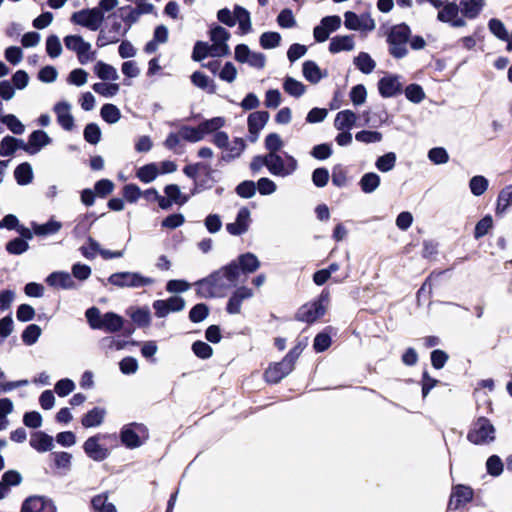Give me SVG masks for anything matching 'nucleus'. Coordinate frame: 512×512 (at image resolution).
Masks as SVG:
<instances>
[{"mask_svg": "<svg viewBox=\"0 0 512 512\" xmlns=\"http://www.w3.org/2000/svg\"><path fill=\"white\" fill-rule=\"evenodd\" d=\"M62 224L56 220H49L44 224H32L33 233L37 236H49L54 235L60 231Z\"/></svg>", "mask_w": 512, "mask_h": 512, "instance_id": "obj_35", "label": "nucleus"}, {"mask_svg": "<svg viewBox=\"0 0 512 512\" xmlns=\"http://www.w3.org/2000/svg\"><path fill=\"white\" fill-rule=\"evenodd\" d=\"M357 121V115L352 110H343L336 114L334 126L338 131H349Z\"/></svg>", "mask_w": 512, "mask_h": 512, "instance_id": "obj_28", "label": "nucleus"}, {"mask_svg": "<svg viewBox=\"0 0 512 512\" xmlns=\"http://www.w3.org/2000/svg\"><path fill=\"white\" fill-rule=\"evenodd\" d=\"M239 269V273L251 274L257 271L260 267L258 257L250 252L238 256L237 261H234Z\"/></svg>", "mask_w": 512, "mask_h": 512, "instance_id": "obj_24", "label": "nucleus"}, {"mask_svg": "<svg viewBox=\"0 0 512 512\" xmlns=\"http://www.w3.org/2000/svg\"><path fill=\"white\" fill-rule=\"evenodd\" d=\"M382 138V133L378 131L362 130L355 134V139L365 144L378 143Z\"/></svg>", "mask_w": 512, "mask_h": 512, "instance_id": "obj_58", "label": "nucleus"}, {"mask_svg": "<svg viewBox=\"0 0 512 512\" xmlns=\"http://www.w3.org/2000/svg\"><path fill=\"white\" fill-rule=\"evenodd\" d=\"M124 319L114 312L103 314V318L98 330H104L108 333H115L123 328Z\"/></svg>", "mask_w": 512, "mask_h": 512, "instance_id": "obj_27", "label": "nucleus"}, {"mask_svg": "<svg viewBox=\"0 0 512 512\" xmlns=\"http://www.w3.org/2000/svg\"><path fill=\"white\" fill-rule=\"evenodd\" d=\"M100 115L104 121L109 124H114L119 121L121 117L120 110L114 104H104L101 108Z\"/></svg>", "mask_w": 512, "mask_h": 512, "instance_id": "obj_49", "label": "nucleus"}, {"mask_svg": "<svg viewBox=\"0 0 512 512\" xmlns=\"http://www.w3.org/2000/svg\"><path fill=\"white\" fill-rule=\"evenodd\" d=\"M106 416V410L102 407H94L83 415L81 424L85 428H92L100 426Z\"/></svg>", "mask_w": 512, "mask_h": 512, "instance_id": "obj_30", "label": "nucleus"}, {"mask_svg": "<svg viewBox=\"0 0 512 512\" xmlns=\"http://www.w3.org/2000/svg\"><path fill=\"white\" fill-rule=\"evenodd\" d=\"M396 164V154L394 152H388L382 156H380L376 162V168L381 172H389L391 171Z\"/></svg>", "mask_w": 512, "mask_h": 512, "instance_id": "obj_52", "label": "nucleus"}, {"mask_svg": "<svg viewBox=\"0 0 512 512\" xmlns=\"http://www.w3.org/2000/svg\"><path fill=\"white\" fill-rule=\"evenodd\" d=\"M29 443L33 449L40 453L51 451L54 447L52 436L43 431L32 433Z\"/></svg>", "mask_w": 512, "mask_h": 512, "instance_id": "obj_25", "label": "nucleus"}, {"mask_svg": "<svg viewBox=\"0 0 512 512\" xmlns=\"http://www.w3.org/2000/svg\"><path fill=\"white\" fill-rule=\"evenodd\" d=\"M251 214L247 207H242L236 216V219L232 223L226 224V230L233 236H240L246 233L249 229L251 222Z\"/></svg>", "mask_w": 512, "mask_h": 512, "instance_id": "obj_15", "label": "nucleus"}, {"mask_svg": "<svg viewBox=\"0 0 512 512\" xmlns=\"http://www.w3.org/2000/svg\"><path fill=\"white\" fill-rule=\"evenodd\" d=\"M131 319L132 321L137 324L139 327H145L150 324L151 317H150V311L147 307L145 308H138L135 311L131 313Z\"/></svg>", "mask_w": 512, "mask_h": 512, "instance_id": "obj_59", "label": "nucleus"}, {"mask_svg": "<svg viewBox=\"0 0 512 512\" xmlns=\"http://www.w3.org/2000/svg\"><path fill=\"white\" fill-rule=\"evenodd\" d=\"M29 248L28 243L23 238H15L6 244V250L13 255H20Z\"/></svg>", "mask_w": 512, "mask_h": 512, "instance_id": "obj_63", "label": "nucleus"}, {"mask_svg": "<svg viewBox=\"0 0 512 512\" xmlns=\"http://www.w3.org/2000/svg\"><path fill=\"white\" fill-rule=\"evenodd\" d=\"M120 439L127 448H138L148 439V430L143 424L130 423L121 429Z\"/></svg>", "mask_w": 512, "mask_h": 512, "instance_id": "obj_6", "label": "nucleus"}, {"mask_svg": "<svg viewBox=\"0 0 512 512\" xmlns=\"http://www.w3.org/2000/svg\"><path fill=\"white\" fill-rule=\"evenodd\" d=\"M51 142V137L45 131L35 130L29 135L26 143L20 141V148L30 155H35Z\"/></svg>", "mask_w": 512, "mask_h": 512, "instance_id": "obj_12", "label": "nucleus"}, {"mask_svg": "<svg viewBox=\"0 0 512 512\" xmlns=\"http://www.w3.org/2000/svg\"><path fill=\"white\" fill-rule=\"evenodd\" d=\"M14 176L18 184L27 185L33 179L32 167L29 163H21L14 171Z\"/></svg>", "mask_w": 512, "mask_h": 512, "instance_id": "obj_43", "label": "nucleus"}, {"mask_svg": "<svg viewBox=\"0 0 512 512\" xmlns=\"http://www.w3.org/2000/svg\"><path fill=\"white\" fill-rule=\"evenodd\" d=\"M328 293L322 292L318 300L306 303L299 308L296 319L301 322L313 323L325 314L324 301H328Z\"/></svg>", "mask_w": 512, "mask_h": 512, "instance_id": "obj_8", "label": "nucleus"}, {"mask_svg": "<svg viewBox=\"0 0 512 512\" xmlns=\"http://www.w3.org/2000/svg\"><path fill=\"white\" fill-rule=\"evenodd\" d=\"M304 78L312 83L317 84L321 79L327 76L326 71H322L319 66L311 60L305 61L302 68Z\"/></svg>", "mask_w": 512, "mask_h": 512, "instance_id": "obj_29", "label": "nucleus"}, {"mask_svg": "<svg viewBox=\"0 0 512 512\" xmlns=\"http://www.w3.org/2000/svg\"><path fill=\"white\" fill-rule=\"evenodd\" d=\"M71 21L91 31H96L104 21V13L98 8L83 9L74 12Z\"/></svg>", "mask_w": 512, "mask_h": 512, "instance_id": "obj_9", "label": "nucleus"}, {"mask_svg": "<svg viewBox=\"0 0 512 512\" xmlns=\"http://www.w3.org/2000/svg\"><path fill=\"white\" fill-rule=\"evenodd\" d=\"M488 184V180L484 176L477 175L470 179L469 187L473 195L481 196L487 190Z\"/></svg>", "mask_w": 512, "mask_h": 512, "instance_id": "obj_55", "label": "nucleus"}, {"mask_svg": "<svg viewBox=\"0 0 512 512\" xmlns=\"http://www.w3.org/2000/svg\"><path fill=\"white\" fill-rule=\"evenodd\" d=\"M108 282L118 288H141L152 285L154 279L139 272L124 271L111 274Z\"/></svg>", "mask_w": 512, "mask_h": 512, "instance_id": "obj_3", "label": "nucleus"}, {"mask_svg": "<svg viewBox=\"0 0 512 512\" xmlns=\"http://www.w3.org/2000/svg\"><path fill=\"white\" fill-rule=\"evenodd\" d=\"M298 168L297 160L289 154L285 157L278 153H268V171L277 177H288L292 175Z\"/></svg>", "mask_w": 512, "mask_h": 512, "instance_id": "obj_4", "label": "nucleus"}, {"mask_svg": "<svg viewBox=\"0 0 512 512\" xmlns=\"http://www.w3.org/2000/svg\"><path fill=\"white\" fill-rule=\"evenodd\" d=\"M460 6L457 5L455 2H448L445 5L441 7V10H439L437 14V19L440 22L448 23L450 24L454 18H456L457 15H459Z\"/></svg>", "mask_w": 512, "mask_h": 512, "instance_id": "obj_40", "label": "nucleus"}, {"mask_svg": "<svg viewBox=\"0 0 512 512\" xmlns=\"http://www.w3.org/2000/svg\"><path fill=\"white\" fill-rule=\"evenodd\" d=\"M354 47L355 42L353 35L335 36L330 41L329 51L335 54L342 51H351Z\"/></svg>", "mask_w": 512, "mask_h": 512, "instance_id": "obj_31", "label": "nucleus"}, {"mask_svg": "<svg viewBox=\"0 0 512 512\" xmlns=\"http://www.w3.org/2000/svg\"><path fill=\"white\" fill-rule=\"evenodd\" d=\"M94 73L103 81H116L119 79L116 68L103 61H98L94 65Z\"/></svg>", "mask_w": 512, "mask_h": 512, "instance_id": "obj_34", "label": "nucleus"}, {"mask_svg": "<svg viewBox=\"0 0 512 512\" xmlns=\"http://www.w3.org/2000/svg\"><path fill=\"white\" fill-rule=\"evenodd\" d=\"M411 36L410 27L405 24H397L392 26L387 32L386 41L390 55L395 59H402L408 55V41Z\"/></svg>", "mask_w": 512, "mask_h": 512, "instance_id": "obj_2", "label": "nucleus"}, {"mask_svg": "<svg viewBox=\"0 0 512 512\" xmlns=\"http://www.w3.org/2000/svg\"><path fill=\"white\" fill-rule=\"evenodd\" d=\"M21 139H17L12 136H5L0 142V155L2 157L11 156L20 148Z\"/></svg>", "mask_w": 512, "mask_h": 512, "instance_id": "obj_45", "label": "nucleus"}, {"mask_svg": "<svg viewBox=\"0 0 512 512\" xmlns=\"http://www.w3.org/2000/svg\"><path fill=\"white\" fill-rule=\"evenodd\" d=\"M473 498V490L464 485H458L454 488L449 501V508L458 509L460 506L470 502Z\"/></svg>", "mask_w": 512, "mask_h": 512, "instance_id": "obj_22", "label": "nucleus"}, {"mask_svg": "<svg viewBox=\"0 0 512 512\" xmlns=\"http://www.w3.org/2000/svg\"><path fill=\"white\" fill-rule=\"evenodd\" d=\"M234 18L235 22L237 21L239 24L240 34L245 35L251 32L252 24L250 13L247 9L242 6L236 5L234 7Z\"/></svg>", "mask_w": 512, "mask_h": 512, "instance_id": "obj_33", "label": "nucleus"}, {"mask_svg": "<svg viewBox=\"0 0 512 512\" xmlns=\"http://www.w3.org/2000/svg\"><path fill=\"white\" fill-rule=\"evenodd\" d=\"M93 90L104 97H113L119 92V85L116 83L98 82L92 86Z\"/></svg>", "mask_w": 512, "mask_h": 512, "instance_id": "obj_56", "label": "nucleus"}, {"mask_svg": "<svg viewBox=\"0 0 512 512\" xmlns=\"http://www.w3.org/2000/svg\"><path fill=\"white\" fill-rule=\"evenodd\" d=\"M46 52L51 58H57L61 55L62 45L58 36L50 35L46 39Z\"/></svg>", "mask_w": 512, "mask_h": 512, "instance_id": "obj_60", "label": "nucleus"}, {"mask_svg": "<svg viewBox=\"0 0 512 512\" xmlns=\"http://www.w3.org/2000/svg\"><path fill=\"white\" fill-rule=\"evenodd\" d=\"M53 111L56 114L58 124L66 131H71L74 128V117L71 114V105L67 101H59L54 107Z\"/></svg>", "mask_w": 512, "mask_h": 512, "instance_id": "obj_18", "label": "nucleus"}, {"mask_svg": "<svg viewBox=\"0 0 512 512\" xmlns=\"http://www.w3.org/2000/svg\"><path fill=\"white\" fill-rule=\"evenodd\" d=\"M283 89L290 96L299 98L305 93L306 86L293 77L288 76L283 82Z\"/></svg>", "mask_w": 512, "mask_h": 512, "instance_id": "obj_41", "label": "nucleus"}, {"mask_svg": "<svg viewBox=\"0 0 512 512\" xmlns=\"http://www.w3.org/2000/svg\"><path fill=\"white\" fill-rule=\"evenodd\" d=\"M46 282L49 286L61 289H74L76 284L72 276L68 272L57 271L51 273L47 278Z\"/></svg>", "mask_w": 512, "mask_h": 512, "instance_id": "obj_23", "label": "nucleus"}, {"mask_svg": "<svg viewBox=\"0 0 512 512\" xmlns=\"http://www.w3.org/2000/svg\"><path fill=\"white\" fill-rule=\"evenodd\" d=\"M165 195L177 205H184L188 202L189 196L182 194L180 187L176 184L166 185L164 188Z\"/></svg>", "mask_w": 512, "mask_h": 512, "instance_id": "obj_44", "label": "nucleus"}, {"mask_svg": "<svg viewBox=\"0 0 512 512\" xmlns=\"http://www.w3.org/2000/svg\"><path fill=\"white\" fill-rule=\"evenodd\" d=\"M210 40L220 45H228L227 41L230 39V32L222 26L216 25L210 29Z\"/></svg>", "mask_w": 512, "mask_h": 512, "instance_id": "obj_53", "label": "nucleus"}, {"mask_svg": "<svg viewBox=\"0 0 512 512\" xmlns=\"http://www.w3.org/2000/svg\"><path fill=\"white\" fill-rule=\"evenodd\" d=\"M254 295L253 290L246 286L237 288L230 296L226 311L229 314H239L241 312V305L244 300L252 298Z\"/></svg>", "mask_w": 512, "mask_h": 512, "instance_id": "obj_17", "label": "nucleus"}, {"mask_svg": "<svg viewBox=\"0 0 512 512\" xmlns=\"http://www.w3.org/2000/svg\"><path fill=\"white\" fill-rule=\"evenodd\" d=\"M159 171L155 163H150L140 167L137 171V177L144 183H150L156 179Z\"/></svg>", "mask_w": 512, "mask_h": 512, "instance_id": "obj_46", "label": "nucleus"}, {"mask_svg": "<svg viewBox=\"0 0 512 512\" xmlns=\"http://www.w3.org/2000/svg\"><path fill=\"white\" fill-rule=\"evenodd\" d=\"M65 47L76 53L78 61L85 65L96 58V51L91 50V44L80 35H67L64 37Z\"/></svg>", "mask_w": 512, "mask_h": 512, "instance_id": "obj_7", "label": "nucleus"}, {"mask_svg": "<svg viewBox=\"0 0 512 512\" xmlns=\"http://www.w3.org/2000/svg\"><path fill=\"white\" fill-rule=\"evenodd\" d=\"M0 121L7 126V128L16 135H21L25 131L24 124L13 114L3 115Z\"/></svg>", "mask_w": 512, "mask_h": 512, "instance_id": "obj_47", "label": "nucleus"}, {"mask_svg": "<svg viewBox=\"0 0 512 512\" xmlns=\"http://www.w3.org/2000/svg\"><path fill=\"white\" fill-rule=\"evenodd\" d=\"M489 31L498 39L508 41L509 33L506 30L503 22L497 18H492L488 22Z\"/></svg>", "mask_w": 512, "mask_h": 512, "instance_id": "obj_51", "label": "nucleus"}, {"mask_svg": "<svg viewBox=\"0 0 512 512\" xmlns=\"http://www.w3.org/2000/svg\"><path fill=\"white\" fill-rule=\"evenodd\" d=\"M179 135L185 141L196 143L204 139L199 125L197 127L182 126L179 130Z\"/></svg>", "mask_w": 512, "mask_h": 512, "instance_id": "obj_48", "label": "nucleus"}, {"mask_svg": "<svg viewBox=\"0 0 512 512\" xmlns=\"http://www.w3.org/2000/svg\"><path fill=\"white\" fill-rule=\"evenodd\" d=\"M467 439L475 445L489 444L495 439V428L487 418L480 417L472 424Z\"/></svg>", "mask_w": 512, "mask_h": 512, "instance_id": "obj_5", "label": "nucleus"}, {"mask_svg": "<svg viewBox=\"0 0 512 512\" xmlns=\"http://www.w3.org/2000/svg\"><path fill=\"white\" fill-rule=\"evenodd\" d=\"M209 314V308L204 303L196 304L189 312V319L194 323L203 321Z\"/></svg>", "mask_w": 512, "mask_h": 512, "instance_id": "obj_64", "label": "nucleus"}, {"mask_svg": "<svg viewBox=\"0 0 512 512\" xmlns=\"http://www.w3.org/2000/svg\"><path fill=\"white\" fill-rule=\"evenodd\" d=\"M293 366L284 358L282 361L270 365L264 373V377L268 383L276 384L286 377L293 370Z\"/></svg>", "mask_w": 512, "mask_h": 512, "instance_id": "obj_16", "label": "nucleus"}, {"mask_svg": "<svg viewBox=\"0 0 512 512\" xmlns=\"http://www.w3.org/2000/svg\"><path fill=\"white\" fill-rule=\"evenodd\" d=\"M99 435L89 437L83 445V449L87 456L94 461H103L109 456V450L99 444Z\"/></svg>", "mask_w": 512, "mask_h": 512, "instance_id": "obj_19", "label": "nucleus"}, {"mask_svg": "<svg viewBox=\"0 0 512 512\" xmlns=\"http://www.w3.org/2000/svg\"><path fill=\"white\" fill-rule=\"evenodd\" d=\"M90 216H93V213L84 214L77 219V223L73 229V233L76 237L84 236L90 230L93 224V221H90Z\"/></svg>", "mask_w": 512, "mask_h": 512, "instance_id": "obj_54", "label": "nucleus"}, {"mask_svg": "<svg viewBox=\"0 0 512 512\" xmlns=\"http://www.w3.org/2000/svg\"><path fill=\"white\" fill-rule=\"evenodd\" d=\"M246 148V143L242 138H234L231 142H229L228 147L224 150V153L221 156V160L225 162H230L241 156L243 151Z\"/></svg>", "mask_w": 512, "mask_h": 512, "instance_id": "obj_32", "label": "nucleus"}, {"mask_svg": "<svg viewBox=\"0 0 512 512\" xmlns=\"http://www.w3.org/2000/svg\"><path fill=\"white\" fill-rule=\"evenodd\" d=\"M344 18V25L349 30L373 31L375 29V21L369 14L357 15L354 12L347 11Z\"/></svg>", "mask_w": 512, "mask_h": 512, "instance_id": "obj_11", "label": "nucleus"}, {"mask_svg": "<svg viewBox=\"0 0 512 512\" xmlns=\"http://www.w3.org/2000/svg\"><path fill=\"white\" fill-rule=\"evenodd\" d=\"M226 120L223 117H213L211 119L205 120L199 124L200 131L202 132L203 137L206 134L216 133L225 126Z\"/></svg>", "mask_w": 512, "mask_h": 512, "instance_id": "obj_42", "label": "nucleus"}, {"mask_svg": "<svg viewBox=\"0 0 512 512\" xmlns=\"http://www.w3.org/2000/svg\"><path fill=\"white\" fill-rule=\"evenodd\" d=\"M354 65L364 74H370L376 67V62L366 52H360L353 60Z\"/></svg>", "mask_w": 512, "mask_h": 512, "instance_id": "obj_39", "label": "nucleus"}, {"mask_svg": "<svg viewBox=\"0 0 512 512\" xmlns=\"http://www.w3.org/2000/svg\"><path fill=\"white\" fill-rule=\"evenodd\" d=\"M380 183L381 179L378 174L374 172H368L361 177L359 186L364 193L370 194L380 186Z\"/></svg>", "mask_w": 512, "mask_h": 512, "instance_id": "obj_38", "label": "nucleus"}, {"mask_svg": "<svg viewBox=\"0 0 512 512\" xmlns=\"http://www.w3.org/2000/svg\"><path fill=\"white\" fill-rule=\"evenodd\" d=\"M185 308V300L180 296H172L166 300H155L153 309L158 318H164L171 312H179Z\"/></svg>", "mask_w": 512, "mask_h": 512, "instance_id": "obj_13", "label": "nucleus"}, {"mask_svg": "<svg viewBox=\"0 0 512 512\" xmlns=\"http://www.w3.org/2000/svg\"><path fill=\"white\" fill-rule=\"evenodd\" d=\"M485 4L486 0H460L459 6L464 17L475 19L481 14Z\"/></svg>", "mask_w": 512, "mask_h": 512, "instance_id": "obj_26", "label": "nucleus"}, {"mask_svg": "<svg viewBox=\"0 0 512 512\" xmlns=\"http://www.w3.org/2000/svg\"><path fill=\"white\" fill-rule=\"evenodd\" d=\"M21 512H57V508L48 498L31 496L23 502Z\"/></svg>", "mask_w": 512, "mask_h": 512, "instance_id": "obj_14", "label": "nucleus"}, {"mask_svg": "<svg viewBox=\"0 0 512 512\" xmlns=\"http://www.w3.org/2000/svg\"><path fill=\"white\" fill-rule=\"evenodd\" d=\"M269 120V113L267 111H256L248 116L247 124L248 130L253 137L251 141L254 142L258 138L259 132L264 128Z\"/></svg>", "mask_w": 512, "mask_h": 512, "instance_id": "obj_21", "label": "nucleus"}, {"mask_svg": "<svg viewBox=\"0 0 512 512\" xmlns=\"http://www.w3.org/2000/svg\"><path fill=\"white\" fill-rule=\"evenodd\" d=\"M41 333L42 330L38 325L30 324L22 332L21 338L26 345L31 346L38 341Z\"/></svg>", "mask_w": 512, "mask_h": 512, "instance_id": "obj_50", "label": "nucleus"}, {"mask_svg": "<svg viewBox=\"0 0 512 512\" xmlns=\"http://www.w3.org/2000/svg\"><path fill=\"white\" fill-rule=\"evenodd\" d=\"M239 269L235 262L222 267L207 278L198 280L196 293L200 298L220 297L223 292L236 285Z\"/></svg>", "mask_w": 512, "mask_h": 512, "instance_id": "obj_1", "label": "nucleus"}, {"mask_svg": "<svg viewBox=\"0 0 512 512\" xmlns=\"http://www.w3.org/2000/svg\"><path fill=\"white\" fill-rule=\"evenodd\" d=\"M234 58L239 63H246L256 69H263L266 65V56L260 52L251 51L246 44L235 47Z\"/></svg>", "mask_w": 512, "mask_h": 512, "instance_id": "obj_10", "label": "nucleus"}, {"mask_svg": "<svg viewBox=\"0 0 512 512\" xmlns=\"http://www.w3.org/2000/svg\"><path fill=\"white\" fill-rule=\"evenodd\" d=\"M84 139L90 144H97L101 139V130L95 123H89L84 129Z\"/></svg>", "mask_w": 512, "mask_h": 512, "instance_id": "obj_62", "label": "nucleus"}, {"mask_svg": "<svg viewBox=\"0 0 512 512\" xmlns=\"http://www.w3.org/2000/svg\"><path fill=\"white\" fill-rule=\"evenodd\" d=\"M107 500L106 495H97L92 499L91 503L93 508L100 512H117L116 507Z\"/></svg>", "mask_w": 512, "mask_h": 512, "instance_id": "obj_61", "label": "nucleus"}, {"mask_svg": "<svg viewBox=\"0 0 512 512\" xmlns=\"http://www.w3.org/2000/svg\"><path fill=\"white\" fill-rule=\"evenodd\" d=\"M378 90L380 95L384 98L394 97L402 90L399 77L395 75H389L381 78L378 82Z\"/></svg>", "mask_w": 512, "mask_h": 512, "instance_id": "obj_20", "label": "nucleus"}, {"mask_svg": "<svg viewBox=\"0 0 512 512\" xmlns=\"http://www.w3.org/2000/svg\"><path fill=\"white\" fill-rule=\"evenodd\" d=\"M191 82L194 86L207 91L210 94L215 93L216 85L212 79L200 71L194 72L191 77Z\"/></svg>", "mask_w": 512, "mask_h": 512, "instance_id": "obj_37", "label": "nucleus"}, {"mask_svg": "<svg viewBox=\"0 0 512 512\" xmlns=\"http://www.w3.org/2000/svg\"><path fill=\"white\" fill-rule=\"evenodd\" d=\"M512 205V184L504 187L498 195L495 212L497 215L504 214Z\"/></svg>", "mask_w": 512, "mask_h": 512, "instance_id": "obj_36", "label": "nucleus"}, {"mask_svg": "<svg viewBox=\"0 0 512 512\" xmlns=\"http://www.w3.org/2000/svg\"><path fill=\"white\" fill-rule=\"evenodd\" d=\"M281 35L277 32H264L260 36V45L264 49H273L279 46Z\"/></svg>", "mask_w": 512, "mask_h": 512, "instance_id": "obj_57", "label": "nucleus"}]
</instances>
